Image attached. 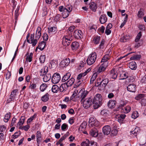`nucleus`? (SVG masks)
<instances>
[{
  "label": "nucleus",
  "mask_w": 146,
  "mask_h": 146,
  "mask_svg": "<svg viewBox=\"0 0 146 146\" xmlns=\"http://www.w3.org/2000/svg\"><path fill=\"white\" fill-rule=\"evenodd\" d=\"M59 87L56 85H54L53 86L52 88V91L54 93H57Z\"/></svg>",
  "instance_id": "obj_41"
},
{
  "label": "nucleus",
  "mask_w": 146,
  "mask_h": 146,
  "mask_svg": "<svg viewBox=\"0 0 146 146\" xmlns=\"http://www.w3.org/2000/svg\"><path fill=\"white\" fill-rule=\"evenodd\" d=\"M68 87L66 83L62 84L59 88V90L61 92L66 91Z\"/></svg>",
  "instance_id": "obj_24"
},
{
  "label": "nucleus",
  "mask_w": 146,
  "mask_h": 146,
  "mask_svg": "<svg viewBox=\"0 0 146 146\" xmlns=\"http://www.w3.org/2000/svg\"><path fill=\"white\" fill-rule=\"evenodd\" d=\"M118 130L116 126H114L113 128L111 130L110 135L111 136H116Z\"/></svg>",
  "instance_id": "obj_30"
},
{
  "label": "nucleus",
  "mask_w": 146,
  "mask_h": 146,
  "mask_svg": "<svg viewBox=\"0 0 146 146\" xmlns=\"http://www.w3.org/2000/svg\"><path fill=\"white\" fill-rule=\"evenodd\" d=\"M97 58L96 54L95 52H93L90 54L88 57L87 63L89 65L93 64L96 61Z\"/></svg>",
  "instance_id": "obj_3"
},
{
  "label": "nucleus",
  "mask_w": 146,
  "mask_h": 146,
  "mask_svg": "<svg viewBox=\"0 0 146 146\" xmlns=\"http://www.w3.org/2000/svg\"><path fill=\"white\" fill-rule=\"evenodd\" d=\"M88 93L87 91H85L84 89L82 88L79 91L77 96V98H81V101L82 102L84 99L86 97Z\"/></svg>",
  "instance_id": "obj_4"
},
{
  "label": "nucleus",
  "mask_w": 146,
  "mask_h": 146,
  "mask_svg": "<svg viewBox=\"0 0 146 146\" xmlns=\"http://www.w3.org/2000/svg\"><path fill=\"white\" fill-rule=\"evenodd\" d=\"M17 89H15L13 90L11 92L10 95V98L7 100V102L8 103H9L11 101H13L17 95V93L18 92Z\"/></svg>",
  "instance_id": "obj_7"
},
{
  "label": "nucleus",
  "mask_w": 146,
  "mask_h": 146,
  "mask_svg": "<svg viewBox=\"0 0 146 146\" xmlns=\"http://www.w3.org/2000/svg\"><path fill=\"white\" fill-rule=\"evenodd\" d=\"M75 80L74 78H72L70 79L66 82H65L68 87L71 86L74 83Z\"/></svg>",
  "instance_id": "obj_29"
},
{
  "label": "nucleus",
  "mask_w": 146,
  "mask_h": 146,
  "mask_svg": "<svg viewBox=\"0 0 146 146\" xmlns=\"http://www.w3.org/2000/svg\"><path fill=\"white\" fill-rule=\"evenodd\" d=\"M48 67L46 66H45L43 69H42L40 71V72L42 73V74H40V76H42L46 74L48 72Z\"/></svg>",
  "instance_id": "obj_35"
},
{
  "label": "nucleus",
  "mask_w": 146,
  "mask_h": 146,
  "mask_svg": "<svg viewBox=\"0 0 146 146\" xmlns=\"http://www.w3.org/2000/svg\"><path fill=\"white\" fill-rule=\"evenodd\" d=\"M102 131L104 134L107 135L110 133L111 129L110 126L109 125H106L102 128Z\"/></svg>",
  "instance_id": "obj_9"
},
{
  "label": "nucleus",
  "mask_w": 146,
  "mask_h": 146,
  "mask_svg": "<svg viewBox=\"0 0 146 146\" xmlns=\"http://www.w3.org/2000/svg\"><path fill=\"white\" fill-rule=\"evenodd\" d=\"M68 127V126L66 123H64L61 126V129L63 131H65L67 129Z\"/></svg>",
  "instance_id": "obj_50"
},
{
  "label": "nucleus",
  "mask_w": 146,
  "mask_h": 146,
  "mask_svg": "<svg viewBox=\"0 0 146 146\" xmlns=\"http://www.w3.org/2000/svg\"><path fill=\"white\" fill-rule=\"evenodd\" d=\"M33 53L32 52L30 53V54H29L28 52L27 53L26 55L27 56L26 59L27 61H28L29 62H30L32 61V59L33 56Z\"/></svg>",
  "instance_id": "obj_28"
},
{
  "label": "nucleus",
  "mask_w": 146,
  "mask_h": 146,
  "mask_svg": "<svg viewBox=\"0 0 146 146\" xmlns=\"http://www.w3.org/2000/svg\"><path fill=\"white\" fill-rule=\"evenodd\" d=\"M109 79L108 78L103 79L102 81L98 84L99 87H102V89H104L109 82Z\"/></svg>",
  "instance_id": "obj_8"
},
{
  "label": "nucleus",
  "mask_w": 146,
  "mask_h": 146,
  "mask_svg": "<svg viewBox=\"0 0 146 146\" xmlns=\"http://www.w3.org/2000/svg\"><path fill=\"white\" fill-rule=\"evenodd\" d=\"M90 143L89 140L87 139L82 142L81 145V146H89Z\"/></svg>",
  "instance_id": "obj_40"
},
{
  "label": "nucleus",
  "mask_w": 146,
  "mask_h": 146,
  "mask_svg": "<svg viewBox=\"0 0 146 146\" xmlns=\"http://www.w3.org/2000/svg\"><path fill=\"white\" fill-rule=\"evenodd\" d=\"M87 123L85 121L83 122L81 124L80 127L79 128V130L80 131H84L85 130L86 127Z\"/></svg>",
  "instance_id": "obj_27"
},
{
  "label": "nucleus",
  "mask_w": 146,
  "mask_h": 146,
  "mask_svg": "<svg viewBox=\"0 0 146 146\" xmlns=\"http://www.w3.org/2000/svg\"><path fill=\"white\" fill-rule=\"evenodd\" d=\"M49 94L48 93H46L42 97L41 99L42 101L43 102H47L49 100Z\"/></svg>",
  "instance_id": "obj_33"
},
{
  "label": "nucleus",
  "mask_w": 146,
  "mask_h": 146,
  "mask_svg": "<svg viewBox=\"0 0 146 146\" xmlns=\"http://www.w3.org/2000/svg\"><path fill=\"white\" fill-rule=\"evenodd\" d=\"M140 129L139 127H136L133 131H130V134L132 136H136L140 132Z\"/></svg>",
  "instance_id": "obj_14"
},
{
  "label": "nucleus",
  "mask_w": 146,
  "mask_h": 146,
  "mask_svg": "<svg viewBox=\"0 0 146 146\" xmlns=\"http://www.w3.org/2000/svg\"><path fill=\"white\" fill-rule=\"evenodd\" d=\"M96 120L94 117L92 116L89 119V123L90 125H93V122Z\"/></svg>",
  "instance_id": "obj_48"
},
{
  "label": "nucleus",
  "mask_w": 146,
  "mask_h": 146,
  "mask_svg": "<svg viewBox=\"0 0 146 146\" xmlns=\"http://www.w3.org/2000/svg\"><path fill=\"white\" fill-rule=\"evenodd\" d=\"M87 72L86 71L84 73H81L77 77V79L78 80H80L81 79V78L82 76H85L87 73Z\"/></svg>",
  "instance_id": "obj_49"
},
{
  "label": "nucleus",
  "mask_w": 146,
  "mask_h": 146,
  "mask_svg": "<svg viewBox=\"0 0 146 146\" xmlns=\"http://www.w3.org/2000/svg\"><path fill=\"white\" fill-rule=\"evenodd\" d=\"M141 103L142 106H145L146 105V100L145 99L143 98L141 99Z\"/></svg>",
  "instance_id": "obj_63"
},
{
  "label": "nucleus",
  "mask_w": 146,
  "mask_h": 146,
  "mask_svg": "<svg viewBox=\"0 0 146 146\" xmlns=\"http://www.w3.org/2000/svg\"><path fill=\"white\" fill-rule=\"evenodd\" d=\"M30 128V126H29V125H26L23 126V127H20V129H22L24 130L25 131H27Z\"/></svg>",
  "instance_id": "obj_58"
},
{
  "label": "nucleus",
  "mask_w": 146,
  "mask_h": 146,
  "mask_svg": "<svg viewBox=\"0 0 146 146\" xmlns=\"http://www.w3.org/2000/svg\"><path fill=\"white\" fill-rule=\"evenodd\" d=\"M71 42V40L67 36H64L62 38V43L64 46L69 45Z\"/></svg>",
  "instance_id": "obj_11"
},
{
  "label": "nucleus",
  "mask_w": 146,
  "mask_h": 146,
  "mask_svg": "<svg viewBox=\"0 0 146 146\" xmlns=\"http://www.w3.org/2000/svg\"><path fill=\"white\" fill-rule=\"evenodd\" d=\"M116 102L115 100H110L108 103V105L109 108H112L115 107Z\"/></svg>",
  "instance_id": "obj_21"
},
{
  "label": "nucleus",
  "mask_w": 146,
  "mask_h": 146,
  "mask_svg": "<svg viewBox=\"0 0 146 146\" xmlns=\"http://www.w3.org/2000/svg\"><path fill=\"white\" fill-rule=\"evenodd\" d=\"M47 85L45 83H43L42 84L40 87V90L42 91H44L46 88L47 87Z\"/></svg>",
  "instance_id": "obj_46"
},
{
  "label": "nucleus",
  "mask_w": 146,
  "mask_h": 146,
  "mask_svg": "<svg viewBox=\"0 0 146 146\" xmlns=\"http://www.w3.org/2000/svg\"><path fill=\"white\" fill-rule=\"evenodd\" d=\"M90 134L93 137H97L98 135V133L97 128H94L92 129L90 131Z\"/></svg>",
  "instance_id": "obj_15"
},
{
  "label": "nucleus",
  "mask_w": 146,
  "mask_h": 146,
  "mask_svg": "<svg viewBox=\"0 0 146 146\" xmlns=\"http://www.w3.org/2000/svg\"><path fill=\"white\" fill-rule=\"evenodd\" d=\"M141 57L140 55L137 54L133 56L130 59L131 60H138L140 59Z\"/></svg>",
  "instance_id": "obj_37"
},
{
  "label": "nucleus",
  "mask_w": 146,
  "mask_h": 146,
  "mask_svg": "<svg viewBox=\"0 0 146 146\" xmlns=\"http://www.w3.org/2000/svg\"><path fill=\"white\" fill-rule=\"evenodd\" d=\"M145 96V95L144 94H140L137 96L135 98V99L137 100H139L141 99L144 98Z\"/></svg>",
  "instance_id": "obj_43"
},
{
  "label": "nucleus",
  "mask_w": 146,
  "mask_h": 146,
  "mask_svg": "<svg viewBox=\"0 0 146 146\" xmlns=\"http://www.w3.org/2000/svg\"><path fill=\"white\" fill-rule=\"evenodd\" d=\"M100 40V36L95 37L93 38V41L96 44H98Z\"/></svg>",
  "instance_id": "obj_44"
},
{
  "label": "nucleus",
  "mask_w": 146,
  "mask_h": 146,
  "mask_svg": "<svg viewBox=\"0 0 146 146\" xmlns=\"http://www.w3.org/2000/svg\"><path fill=\"white\" fill-rule=\"evenodd\" d=\"M61 79L60 76L59 74L55 73L53 75L52 78V82L54 84L58 83Z\"/></svg>",
  "instance_id": "obj_6"
},
{
  "label": "nucleus",
  "mask_w": 146,
  "mask_h": 146,
  "mask_svg": "<svg viewBox=\"0 0 146 146\" xmlns=\"http://www.w3.org/2000/svg\"><path fill=\"white\" fill-rule=\"evenodd\" d=\"M51 75L50 74H47L44 75L43 78V80L44 82H46L49 81L51 78Z\"/></svg>",
  "instance_id": "obj_32"
},
{
  "label": "nucleus",
  "mask_w": 146,
  "mask_h": 146,
  "mask_svg": "<svg viewBox=\"0 0 146 146\" xmlns=\"http://www.w3.org/2000/svg\"><path fill=\"white\" fill-rule=\"evenodd\" d=\"M99 20L101 24H103L105 23L107 21L106 15H101L100 18Z\"/></svg>",
  "instance_id": "obj_20"
},
{
  "label": "nucleus",
  "mask_w": 146,
  "mask_h": 146,
  "mask_svg": "<svg viewBox=\"0 0 146 146\" xmlns=\"http://www.w3.org/2000/svg\"><path fill=\"white\" fill-rule=\"evenodd\" d=\"M36 114H35L33 116L29 118L27 121V123L28 124L29 123H30L36 117Z\"/></svg>",
  "instance_id": "obj_53"
},
{
  "label": "nucleus",
  "mask_w": 146,
  "mask_h": 146,
  "mask_svg": "<svg viewBox=\"0 0 146 146\" xmlns=\"http://www.w3.org/2000/svg\"><path fill=\"white\" fill-rule=\"evenodd\" d=\"M42 37L44 40L45 41L47 40L48 38V35L46 33L44 34Z\"/></svg>",
  "instance_id": "obj_62"
},
{
  "label": "nucleus",
  "mask_w": 146,
  "mask_h": 146,
  "mask_svg": "<svg viewBox=\"0 0 146 146\" xmlns=\"http://www.w3.org/2000/svg\"><path fill=\"white\" fill-rule=\"evenodd\" d=\"M107 66V62L105 63L104 64H102L100 66L99 68L98 69L97 71L98 72V73H100L104 71Z\"/></svg>",
  "instance_id": "obj_18"
},
{
  "label": "nucleus",
  "mask_w": 146,
  "mask_h": 146,
  "mask_svg": "<svg viewBox=\"0 0 146 146\" xmlns=\"http://www.w3.org/2000/svg\"><path fill=\"white\" fill-rule=\"evenodd\" d=\"M79 46V44L78 42H74L71 44V47L73 50H76L78 48Z\"/></svg>",
  "instance_id": "obj_22"
},
{
  "label": "nucleus",
  "mask_w": 146,
  "mask_h": 146,
  "mask_svg": "<svg viewBox=\"0 0 146 146\" xmlns=\"http://www.w3.org/2000/svg\"><path fill=\"white\" fill-rule=\"evenodd\" d=\"M109 59L110 56L109 54H105L104 56L102 58L101 62H103V63L102 64H104L105 63L107 62V66H108V60Z\"/></svg>",
  "instance_id": "obj_23"
},
{
  "label": "nucleus",
  "mask_w": 146,
  "mask_h": 146,
  "mask_svg": "<svg viewBox=\"0 0 146 146\" xmlns=\"http://www.w3.org/2000/svg\"><path fill=\"white\" fill-rule=\"evenodd\" d=\"M10 113H8L5 114L3 119V121L5 122L6 123L8 122L10 117Z\"/></svg>",
  "instance_id": "obj_34"
},
{
  "label": "nucleus",
  "mask_w": 146,
  "mask_h": 146,
  "mask_svg": "<svg viewBox=\"0 0 146 146\" xmlns=\"http://www.w3.org/2000/svg\"><path fill=\"white\" fill-rule=\"evenodd\" d=\"M129 68L132 70H135L137 68L136 64L135 62H131L129 64Z\"/></svg>",
  "instance_id": "obj_31"
},
{
  "label": "nucleus",
  "mask_w": 146,
  "mask_h": 146,
  "mask_svg": "<svg viewBox=\"0 0 146 146\" xmlns=\"http://www.w3.org/2000/svg\"><path fill=\"white\" fill-rule=\"evenodd\" d=\"M111 75L112 78L113 79H116L117 76V73L116 72H115L114 70H112L111 71Z\"/></svg>",
  "instance_id": "obj_47"
},
{
  "label": "nucleus",
  "mask_w": 146,
  "mask_h": 146,
  "mask_svg": "<svg viewBox=\"0 0 146 146\" xmlns=\"http://www.w3.org/2000/svg\"><path fill=\"white\" fill-rule=\"evenodd\" d=\"M66 138V136L64 135L62 137L58 140V142L56 144L57 145L58 143H60L62 142Z\"/></svg>",
  "instance_id": "obj_61"
},
{
  "label": "nucleus",
  "mask_w": 146,
  "mask_h": 146,
  "mask_svg": "<svg viewBox=\"0 0 146 146\" xmlns=\"http://www.w3.org/2000/svg\"><path fill=\"white\" fill-rule=\"evenodd\" d=\"M102 99L101 94H97L95 95L93 99V108L96 109L100 107L102 104Z\"/></svg>",
  "instance_id": "obj_2"
},
{
  "label": "nucleus",
  "mask_w": 146,
  "mask_h": 146,
  "mask_svg": "<svg viewBox=\"0 0 146 146\" xmlns=\"http://www.w3.org/2000/svg\"><path fill=\"white\" fill-rule=\"evenodd\" d=\"M127 88V90L131 92H134L136 90V86L133 84H129Z\"/></svg>",
  "instance_id": "obj_13"
},
{
  "label": "nucleus",
  "mask_w": 146,
  "mask_h": 146,
  "mask_svg": "<svg viewBox=\"0 0 146 146\" xmlns=\"http://www.w3.org/2000/svg\"><path fill=\"white\" fill-rule=\"evenodd\" d=\"M70 62L69 58H66L62 60L60 63V65L62 67H64L68 66Z\"/></svg>",
  "instance_id": "obj_12"
},
{
  "label": "nucleus",
  "mask_w": 146,
  "mask_h": 146,
  "mask_svg": "<svg viewBox=\"0 0 146 146\" xmlns=\"http://www.w3.org/2000/svg\"><path fill=\"white\" fill-rule=\"evenodd\" d=\"M90 144V146H99L98 144L96 142L93 141H91Z\"/></svg>",
  "instance_id": "obj_64"
},
{
  "label": "nucleus",
  "mask_w": 146,
  "mask_h": 146,
  "mask_svg": "<svg viewBox=\"0 0 146 146\" xmlns=\"http://www.w3.org/2000/svg\"><path fill=\"white\" fill-rule=\"evenodd\" d=\"M143 9L141 8H140L137 14L138 17L140 18H141L143 17L144 14L143 12Z\"/></svg>",
  "instance_id": "obj_42"
},
{
  "label": "nucleus",
  "mask_w": 146,
  "mask_h": 146,
  "mask_svg": "<svg viewBox=\"0 0 146 146\" xmlns=\"http://www.w3.org/2000/svg\"><path fill=\"white\" fill-rule=\"evenodd\" d=\"M72 9V6L68 5L65 7L63 6H60L59 8V10L62 12V16L64 18H66L69 15Z\"/></svg>",
  "instance_id": "obj_1"
},
{
  "label": "nucleus",
  "mask_w": 146,
  "mask_h": 146,
  "mask_svg": "<svg viewBox=\"0 0 146 146\" xmlns=\"http://www.w3.org/2000/svg\"><path fill=\"white\" fill-rule=\"evenodd\" d=\"M30 36V33H28L27 35L26 38L27 39V42H28L29 43L32 44V45L33 46H35L37 42V39L36 38V39L33 40H30L28 39V38Z\"/></svg>",
  "instance_id": "obj_16"
},
{
  "label": "nucleus",
  "mask_w": 146,
  "mask_h": 146,
  "mask_svg": "<svg viewBox=\"0 0 146 146\" xmlns=\"http://www.w3.org/2000/svg\"><path fill=\"white\" fill-rule=\"evenodd\" d=\"M83 103V106L86 109L90 107L92 103V99L89 98L86 99L82 102Z\"/></svg>",
  "instance_id": "obj_5"
},
{
  "label": "nucleus",
  "mask_w": 146,
  "mask_h": 146,
  "mask_svg": "<svg viewBox=\"0 0 146 146\" xmlns=\"http://www.w3.org/2000/svg\"><path fill=\"white\" fill-rule=\"evenodd\" d=\"M20 135V133L19 132H15L13 135H12L11 136V137L15 139L17 138L18 136Z\"/></svg>",
  "instance_id": "obj_56"
},
{
  "label": "nucleus",
  "mask_w": 146,
  "mask_h": 146,
  "mask_svg": "<svg viewBox=\"0 0 146 146\" xmlns=\"http://www.w3.org/2000/svg\"><path fill=\"white\" fill-rule=\"evenodd\" d=\"M71 74L69 72L66 73L62 77V82H65L67 80L70 78Z\"/></svg>",
  "instance_id": "obj_26"
},
{
  "label": "nucleus",
  "mask_w": 146,
  "mask_h": 146,
  "mask_svg": "<svg viewBox=\"0 0 146 146\" xmlns=\"http://www.w3.org/2000/svg\"><path fill=\"white\" fill-rule=\"evenodd\" d=\"M43 12L42 15L43 16H44L47 14V9L46 7H44L43 8Z\"/></svg>",
  "instance_id": "obj_60"
},
{
  "label": "nucleus",
  "mask_w": 146,
  "mask_h": 146,
  "mask_svg": "<svg viewBox=\"0 0 146 146\" xmlns=\"http://www.w3.org/2000/svg\"><path fill=\"white\" fill-rule=\"evenodd\" d=\"M45 42L44 41H41L39 43L38 46L36 48H38L40 50H42L44 49L45 47Z\"/></svg>",
  "instance_id": "obj_25"
},
{
  "label": "nucleus",
  "mask_w": 146,
  "mask_h": 146,
  "mask_svg": "<svg viewBox=\"0 0 146 146\" xmlns=\"http://www.w3.org/2000/svg\"><path fill=\"white\" fill-rule=\"evenodd\" d=\"M48 33L50 34H52L56 30V28L55 27H49L48 28Z\"/></svg>",
  "instance_id": "obj_36"
},
{
  "label": "nucleus",
  "mask_w": 146,
  "mask_h": 146,
  "mask_svg": "<svg viewBox=\"0 0 146 146\" xmlns=\"http://www.w3.org/2000/svg\"><path fill=\"white\" fill-rule=\"evenodd\" d=\"M139 116V113L137 111H134L132 113L131 115V117L134 119H135Z\"/></svg>",
  "instance_id": "obj_45"
},
{
  "label": "nucleus",
  "mask_w": 146,
  "mask_h": 146,
  "mask_svg": "<svg viewBox=\"0 0 146 146\" xmlns=\"http://www.w3.org/2000/svg\"><path fill=\"white\" fill-rule=\"evenodd\" d=\"M45 55L41 56L39 58L40 62L41 63H43L45 61Z\"/></svg>",
  "instance_id": "obj_57"
},
{
  "label": "nucleus",
  "mask_w": 146,
  "mask_h": 146,
  "mask_svg": "<svg viewBox=\"0 0 146 146\" xmlns=\"http://www.w3.org/2000/svg\"><path fill=\"white\" fill-rule=\"evenodd\" d=\"M97 76V74L96 72H95L93 74L90 79V83L91 84H92L94 82Z\"/></svg>",
  "instance_id": "obj_39"
},
{
  "label": "nucleus",
  "mask_w": 146,
  "mask_h": 146,
  "mask_svg": "<svg viewBox=\"0 0 146 146\" xmlns=\"http://www.w3.org/2000/svg\"><path fill=\"white\" fill-rule=\"evenodd\" d=\"M127 38V36H122L120 39V41L123 42H126L128 40V38Z\"/></svg>",
  "instance_id": "obj_59"
},
{
  "label": "nucleus",
  "mask_w": 146,
  "mask_h": 146,
  "mask_svg": "<svg viewBox=\"0 0 146 146\" xmlns=\"http://www.w3.org/2000/svg\"><path fill=\"white\" fill-rule=\"evenodd\" d=\"M73 35L75 38L79 39L82 36L83 33L81 30H76L74 32Z\"/></svg>",
  "instance_id": "obj_10"
},
{
  "label": "nucleus",
  "mask_w": 146,
  "mask_h": 146,
  "mask_svg": "<svg viewBox=\"0 0 146 146\" xmlns=\"http://www.w3.org/2000/svg\"><path fill=\"white\" fill-rule=\"evenodd\" d=\"M98 32L102 34L104 33L105 30V27L103 26H102L98 29Z\"/></svg>",
  "instance_id": "obj_55"
},
{
  "label": "nucleus",
  "mask_w": 146,
  "mask_h": 146,
  "mask_svg": "<svg viewBox=\"0 0 146 146\" xmlns=\"http://www.w3.org/2000/svg\"><path fill=\"white\" fill-rule=\"evenodd\" d=\"M131 107L129 106H127L124 108V112L127 113L129 112L131 110Z\"/></svg>",
  "instance_id": "obj_52"
},
{
  "label": "nucleus",
  "mask_w": 146,
  "mask_h": 146,
  "mask_svg": "<svg viewBox=\"0 0 146 146\" xmlns=\"http://www.w3.org/2000/svg\"><path fill=\"white\" fill-rule=\"evenodd\" d=\"M41 28L40 27H38L37 28L35 35V38L37 39L38 40L41 37Z\"/></svg>",
  "instance_id": "obj_19"
},
{
  "label": "nucleus",
  "mask_w": 146,
  "mask_h": 146,
  "mask_svg": "<svg viewBox=\"0 0 146 146\" xmlns=\"http://www.w3.org/2000/svg\"><path fill=\"white\" fill-rule=\"evenodd\" d=\"M78 92V90H75L74 91L73 94L71 96L70 98V99L72 100H74V99L75 98H77V93Z\"/></svg>",
  "instance_id": "obj_38"
},
{
  "label": "nucleus",
  "mask_w": 146,
  "mask_h": 146,
  "mask_svg": "<svg viewBox=\"0 0 146 146\" xmlns=\"http://www.w3.org/2000/svg\"><path fill=\"white\" fill-rule=\"evenodd\" d=\"M89 7L92 11L95 12L97 8V4L94 2H92L90 4Z\"/></svg>",
  "instance_id": "obj_17"
},
{
  "label": "nucleus",
  "mask_w": 146,
  "mask_h": 146,
  "mask_svg": "<svg viewBox=\"0 0 146 146\" xmlns=\"http://www.w3.org/2000/svg\"><path fill=\"white\" fill-rule=\"evenodd\" d=\"M92 127H96L98 128L100 126L99 122L97 120L93 122V125H90Z\"/></svg>",
  "instance_id": "obj_51"
},
{
  "label": "nucleus",
  "mask_w": 146,
  "mask_h": 146,
  "mask_svg": "<svg viewBox=\"0 0 146 146\" xmlns=\"http://www.w3.org/2000/svg\"><path fill=\"white\" fill-rule=\"evenodd\" d=\"M141 35V32H139L136 36L135 40V42H137L140 39Z\"/></svg>",
  "instance_id": "obj_54"
}]
</instances>
